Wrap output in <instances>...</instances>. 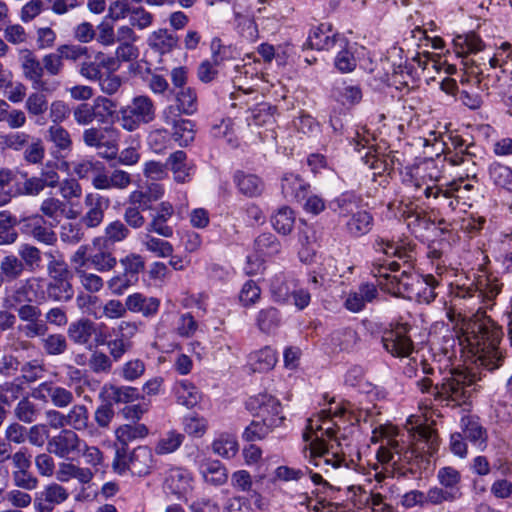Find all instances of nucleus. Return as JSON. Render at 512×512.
Masks as SVG:
<instances>
[{"mask_svg": "<svg viewBox=\"0 0 512 512\" xmlns=\"http://www.w3.org/2000/svg\"><path fill=\"white\" fill-rule=\"evenodd\" d=\"M465 340L476 356V362L488 371L502 366L504 355L499 348L501 328L490 318L483 316L467 326Z\"/></svg>", "mask_w": 512, "mask_h": 512, "instance_id": "f257e3e1", "label": "nucleus"}, {"mask_svg": "<svg viewBox=\"0 0 512 512\" xmlns=\"http://www.w3.org/2000/svg\"><path fill=\"white\" fill-rule=\"evenodd\" d=\"M476 375L468 371H453L442 383L436 384L432 395L435 400L446 405L461 406L467 404L476 391Z\"/></svg>", "mask_w": 512, "mask_h": 512, "instance_id": "f03ea898", "label": "nucleus"}, {"mask_svg": "<svg viewBox=\"0 0 512 512\" xmlns=\"http://www.w3.org/2000/svg\"><path fill=\"white\" fill-rule=\"evenodd\" d=\"M152 466L153 454L147 446H138L132 453L125 452L123 448L117 449L112 463L115 472L123 474L130 471L137 476L149 474Z\"/></svg>", "mask_w": 512, "mask_h": 512, "instance_id": "7ed1b4c3", "label": "nucleus"}, {"mask_svg": "<svg viewBox=\"0 0 512 512\" xmlns=\"http://www.w3.org/2000/svg\"><path fill=\"white\" fill-rule=\"evenodd\" d=\"M155 105L152 99L146 95L134 97L129 104L119 111L121 126L123 129L132 132L142 124H148L155 119Z\"/></svg>", "mask_w": 512, "mask_h": 512, "instance_id": "20e7f679", "label": "nucleus"}, {"mask_svg": "<svg viewBox=\"0 0 512 512\" xmlns=\"http://www.w3.org/2000/svg\"><path fill=\"white\" fill-rule=\"evenodd\" d=\"M398 431L396 427L391 425L379 426L374 429L372 441L381 442L377 451V459L379 462L386 464L405 460L404 452L408 448L403 441L397 439Z\"/></svg>", "mask_w": 512, "mask_h": 512, "instance_id": "39448f33", "label": "nucleus"}, {"mask_svg": "<svg viewBox=\"0 0 512 512\" xmlns=\"http://www.w3.org/2000/svg\"><path fill=\"white\" fill-rule=\"evenodd\" d=\"M108 17L114 21L128 18L129 24L139 30L149 28L154 20L152 13L142 6V0H116L109 6Z\"/></svg>", "mask_w": 512, "mask_h": 512, "instance_id": "423d86ee", "label": "nucleus"}, {"mask_svg": "<svg viewBox=\"0 0 512 512\" xmlns=\"http://www.w3.org/2000/svg\"><path fill=\"white\" fill-rule=\"evenodd\" d=\"M411 326L408 323L391 324L382 335V343L385 350L395 357H408L414 344L409 336Z\"/></svg>", "mask_w": 512, "mask_h": 512, "instance_id": "0eeeda50", "label": "nucleus"}, {"mask_svg": "<svg viewBox=\"0 0 512 512\" xmlns=\"http://www.w3.org/2000/svg\"><path fill=\"white\" fill-rule=\"evenodd\" d=\"M439 439L436 431L428 426H420L413 435V442L404 452L407 462L414 458L425 459L431 457L438 449Z\"/></svg>", "mask_w": 512, "mask_h": 512, "instance_id": "6e6552de", "label": "nucleus"}, {"mask_svg": "<svg viewBox=\"0 0 512 512\" xmlns=\"http://www.w3.org/2000/svg\"><path fill=\"white\" fill-rule=\"evenodd\" d=\"M118 131L114 127H90L83 131L82 140L88 147L95 149L106 148L109 153L103 154L106 159H114L117 156L116 140H105L106 135L109 137L116 136Z\"/></svg>", "mask_w": 512, "mask_h": 512, "instance_id": "1a4fd4ad", "label": "nucleus"}, {"mask_svg": "<svg viewBox=\"0 0 512 512\" xmlns=\"http://www.w3.org/2000/svg\"><path fill=\"white\" fill-rule=\"evenodd\" d=\"M21 69L25 79L32 83L34 89L40 91H53L43 80L44 68L35 53L30 49L20 51Z\"/></svg>", "mask_w": 512, "mask_h": 512, "instance_id": "9d476101", "label": "nucleus"}, {"mask_svg": "<svg viewBox=\"0 0 512 512\" xmlns=\"http://www.w3.org/2000/svg\"><path fill=\"white\" fill-rule=\"evenodd\" d=\"M83 441L72 429H62L57 435L47 442V451L60 458H68L69 455L80 452Z\"/></svg>", "mask_w": 512, "mask_h": 512, "instance_id": "9b49d317", "label": "nucleus"}, {"mask_svg": "<svg viewBox=\"0 0 512 512\" xmlns=\"http://www.w3.org/2000/svg\"><path fill=\"white\" fill-rule=\"evenodd\" d=\"M33 393L37 399L50 401L54 407L59 409L67 408L74 402L72 391L52 381L40 383Z\"/></svg>", "mask_w": 512, "mask_h": 512, "instance_id": "f8f14e48", "label": "nucleus"}, {"mask_svg": "<svg viewBox=\"0 0 512 512\" xmlns=\"http://www.w3.org/2000/svg\"><path fill=\"white\" fill-rule=\"evenodd\" d=\"M311 462L316 467L324 466V472L328 474L331 470L343 466L344 458L335 452H330L326 442L316 437L309 445Z\"/></svg>", "mask_w": 512, "mask_h": 512, "instance_id": "ddd939ff", "label": "nucleus"}, {"mask_svg": "<svg viewBox=\"0 0 512 512\" xmlns=\"http://www.w3.org/2000/svg\"><path fill=\"white\" fill-rule=\"evenodd\" d=\"M69 498L65 487L59 483H50L36 495L34 506L38 512H52L57 505L64 503Z\"/></svg>", "mask_w": 512, "mask_h": 512, "instance_id": "4468645a", "label": "nucleus"}, {"mask_svg": "<svg viewBox=\"0 0 512 512\" xmlns=\"http://www.w3.org/2000/svg\"><path fill=\"white\" fill-rule=\"evenodd\" d=\"M249 407L251 409H258L257 417L262 421L267 422L273 420L275 427L279 426L284 417L281 416V404L273 396L267 394L258 395L249 401Z\"/></svg>", "mask_w": 512, "mask_h": 512, "instance_id": "2eb2a0df", "label": "nucleus"}, {"mask_svg": "<svg viewBox=\"0 0 512 512\" xmlns=\"http://www.w3.org/2000/svg\"><path fill=\"white\" fill-rule=\"evenodd\" d=\"M84 204L87 207V212L81 219L82 223L88 228L99 226L109 207V199L96 193H89L85 196Z\"/></svg>", "mask_w": 512, "mask_h": 512, "instance_id": "dca6fc26", "label": "nucleus"}, {"mask_svg": "<svg viewBox=\"0 0 512 512\" xmlns=\"http://www.w3.org/2000/svg\"><path fill=\"white\" fill-rule=\"evenodd\" d=\"M307 44L312 49L330 50L334 47L343 48L346 45V40L333 33L329 25L321 24L312 30Z\"/></svg>", "mask_w": 512, "mask_h": 512, "instance_id": "f3484780", "label": "nucleus"}, {"mask_svg": "<svg viewBox=\"0 0 512 512\" xmlns=\"http://www.w3.org/2000/svg\"><path fill=\"white\" fill-rule=\"evenodd\" d=\"M174 215V207L168 201L159 203L156 207L155 215H153L151 221L148 223L146 230L148 232H154L157 235L170 238L174 234V230L171 226L167 225V221Z\"/></svg>", "mask_w": 512, "mask_h": 512, "instance_id": "a211bd4d", "label": "nucleus"}, {"mask_svg": "<svg viewBox=\"0 0 512 512\" xmlns=\"http://www.w3.org/2000/svg\"><path fill=\"white\" fill-rule=\"evenodd\" d=\"M378 296L376 285L362 283L357 290L350 291L344 301V307L353 313L362 311L367 303L373 302Z\"/></svg>", "mask_w": 512, "mask_h": 512, "instance_id": "6ab92c4d", "label": "nucleus"}, {"mask_svg": "<svg viewBox=\"0 0 512 512\" xmlns=\"http://www.w3.org/2000/svg\"><path fill=\"white\" fill-rule=\"evenodd\" d=\"M165 489L179 498L186 497L193 490V478L184 469H171L164 482Z\"/></svg>", "mask_w": 512, "mask_h": 512, "instance_id": "aec40b11", "label": "nucleus"}, {"mask_svg": "<svg viewBox=\"0 0 512 512\" xmlns=\"http://www.w3.org/2000/svg\"><path fill=\"white\" fill-rule=\"evenodd\" d=\"M43 218L47 217L56 223H59L61 218L75 219L78 217V213L72 209H67V205L64 201L56 197L45 198L39 207Z\"/></svg>", "mask_w": 512, "mask_h": 512, "instance_id": "412c9836", "label": "nucleus"}, {"mask_svg": "<svg viewBox=\"0 0 512 512\" xmlns=\"http://www.w3.org/2000/svg\"><path fill=\"white\" fill-rule=\"evenodd\" d=\"M95 332L96 324L88 318H81L69 324L67 336L74 344L86 346Z\"/></svg>", "mask_w": 512, "mask_h": 512, "instance_id": "4be33fe9", "label": "nucleus"}, {"mask_svg": "<svg viewBox=\"0 0 512 512\" xmlns=\"http://www.w3.org/2000/svg\"><path fill=\"white\" fill-rule=\"evenodd\" d=\"M55 475L56 479L62 483L76 479L80 484L86 485L93 480V471L91 469H85L72 462H61Z\"/></svg>", "mask_w": 512, "mask_h": 512, "instance_id": "5701e85b", "label": "nucleus"}, {"mask_svg": "<svg viewBox=\"0 0 512 512\" xmlns=\"http://www.w3.org/2000/svg\"><path fill=\"white\" fill-rule=\"evenodd\" d=\"M132 183L131 175L123 170L115 169L110 175L104 171L103 175H99L92 180V184L96 189L109 190L112 188L124 190Z\"/></svg>", "mask_w": 512, "mask_h": 512, "instance_id": "b1692460", "label": "nucleus"}, {"mask_svg": "<svg viewBox=\"0 0 512 512\" xmlns=\"http://www.w3.org/2000/svg\"><path fill=\"white\" fill-rule=\"evenodd\" d=\"M25 227L29 234L38 242L52 246L57 242V235L52 228L45 225V220L40 215H34L26 219Z\"/></svg>", "mask_w": 512, "mask_h": 512, "instance_id": "393cba45", "label": "nucleus"}, {"mask_svg": "<svg viewBox=\"0 0 512 512\" xmlns=\"http://www.w3.org/2000/svg\"><path fill=\"white\" fill-rule=\"evenodd\" d=\"M149 430L145 424L134 423L125 424L118 427L115 431L117 442L115 443V449L123 448L124 451H128L129 442L144 438L148 435Z\"/></svg>", "mask_w": 512, "mask_h": 512, "instance_id": "a878e982", "label": "nucleus"}, {"mask_svg": "<svg viewBox=\"0 0 512 512\" xmlns=\"http://www.w3.org/2000/svg\"><path fill=\"white\" fill-rule=\"evenodd\" d=\"M276 363V353L269 346L258 351H254L248 355L247 364L252 372H268L274 368Z\"/></svg>", "mask_w": 512, "mask_h": 512, "instance_id": "bb28decb", "label": "nucleus"}, {"mask_svg": "<svg viewBox=\"0 0 512 512\" xmlns=\"http://www.w3.org/2000/svg\"><path fill=\"white\" fill-rule=\"evenodd\" d=\"M160 302L154 297H145L141 293L129 295L126 307L131 312L142 313L145 317L153 316L159 309Z\"/></svg>", "mask_w": 512, "mask_h": 512, "instance_id": "cd10ccee", "label": "nucleus"}, {"mask_svg": "<svg viewBox=\"0 0 512 512\" xmlns=\"http://www.w3.org/2000/svg\"><path fill=\"white\" fill-rule=\"evenodd\" d=\"M373 227V217L366 210H357L351 213L346 221V229L353 237L366 235Z\"/></svg>", "mask_w": 512, "mask_h": 512, "instance_id": "c85d7f7f", "label": "nucleus"}, {"mask_svg": "<svg viewBox=\"0 0 512 512\" xmlns=\"http://www.w3.org/2000/svg\"><path fill=\"white\" fill-rule=\"evenodd\" d=\"M167 166H170L177 183L190 181L192 166L187 163V155L184 151L178 150L172 153L167 159Z\"/></svg>", "mask_w": 512, "mask_h": 512, "instance_id": "c756f323", "label": "nucleus"}, {"mask_svg": "<svg viewBox=\"0 0 512 512\" xmlns=\"http://www.w3.org/2000/svg\"><path fill=\"white\" fill-rule=\"evenodd\" d=\"M416 278V276L403 271L399 275L395 274L392 278H389V282L380 281L379 285L393 295L404 296L405 293L412 291Z\"/></svg>", "mask_w": 512, "mask_h": 512, "instance_id": "7c9ffc66", "label": "nucleus"}, {"mask_svg": "<svg viewBox=\"0 0 512 512\" xmlns=\"http://www.w3.org/2000/svg\"><path fill=\"white\" fill-rule=\"evenodd\" d=\"M38 282V279L33 278L21 283L5 298L6 307L15 308L19 304L32 303L33 298L30 296V292L38 286Z\"/></svg>", "mask_w": 512, "mask_h": 512, "instance_id": "2f4dec72", "label": "nucleus"}, {"mask_svg": "<svg viewBox=\"0 0 512 512\" xmlns=\"http://www.w3.org/2000/svg\"><path fill=\"white\" fill-rule=\"evenodd\" d=\"M201 473L206 483L220 486L226 483L228 473L225 466L217 460H207L201 465Z\"/></svg>", "mask_w": 512, "mask_h": 512, "instance_id": "473e14b6", "label": "nucleus"}, {"mask_svg": "<svg viewBox=\"0 0 512 512\" xmlns=\"http://www.w3.org/2000/svg\"><path fill=\"white\" fill-rule=\"evenodd\" d=\"M462 425L464 437L473 443H478L481 449H484L488 436L486 429L480 424L478 419L471 416L463 417Z\"/></svg>", "mask_w": 512, "mask_h": 512, "instance_id": "72a5a7b5", "label": "nucleus"}, {"mask_svg": "<svg viewBox=\"0 0 512 512\" xmlns=\"http://www.w3.org/2000/svg\"><path fill=\"white\" fill-rule=\"evenodd\" d=\"M276 111V106L266 102L259 103L254 108L250 109V115L247 116L246 119L249 125H272L275 122Z\"/></svg>", "mask_w": 512, "mask_h": 512, "instance_id": "f704fd0d", "label": "nucleus"}, {"mask_svg": "<svg viewBox=\"0 0 512 512\" xmlns=\"http://www.w3.org/2000/svg\"><path fill=\"white\" fill-rule=\"evenodd\" d=\"M13 415L17 421L24 424H31L38 419L40 409L35 402L30 400L28 396H25L17 402L13 410Z\"/></svg>", "mask_w": 512, "mask_h": 512, "instance_id": "c9c22d12", "label": "nucleus"}, {"mask_svg": "<svg viewBox=\"0 0 512 512\" xmlns=\"http://www.w3.org/2000/svg\"><path fill=\"white\" fill-rule=\"evenodd\" d=\"M24 272L23 262L15 255H7L0 262L1 286L5 281H14Z\"/></svg>", "mask_w": 512, "mask_h": 512, "instance_id": "e433bc0d", "label": "nucleus"}, {"mask_svg": "<svg viewBox=\"0 0 512 512\" xmlns=\"http://www.w3.org/2000/svg\"><path fill=\"white\" fill-rule=\"evenodd\" d=\"M234 179L240 193L245 196H259L263 191V183L256 175L237 172Z\"/></svg>", "mask_w": 512, "mask_h": 512, "instance_id": "4c0bfd02", "label": "nucleus"}, {"mask_svg": "<svg viewBox=\"0 0 512 512\" xmlns=\"http://www.w3.org/2000/svg\"><path fill=\"white\" fill-rule=\"evenodd\" d=\"M47 297L57 302H67L72 299L74 291L70 278L50 280L46 287Z\"/></svg>", "mask_w": 512, "mask_h": 512, "instance_id": "58836bf2", "label": "nucleus"}, {"mask_svg": "<svg viewBox=\"0 0 512 512\" xmlns=\"http://www.w3.org/2000/svg\"><path fill=\"white\" fill-rule=\"evenodd\" d=\"M475 145H469L464 150L460 149L453 156L450 157V162L453 165L463 166L466 170L467 178L472 177L475 178L477 175V163H476V155L473 151Z\"/></svg>", "mask_w": 512, "mask_h": 512, "instance_id": "ea45409f", "label": "nucleus"}, {"mask_svg": "<svg viewBox=\"0 0 512 512\" xmlns=\"http://www.w3.org/2000/svg\"><path fill=\"white\" fill-rule=\"evenodd\" d=\"M40 345L47 356H59L68 349L66 337L61 333L46 334L41 340Z\"/></svg>", "mask_w": 512, "mask_h": 512, "instance_id": "a19ab883", "label": "nucleus"}, {"mask_svg": "<svg viewBox=\"0 0 512 512\" xmlns=\"http://www.w3.org/2000/svg\"><path fill=\"white\" fill-rule=\"evenodd\" d=\"M151 233L147 231L143 236L142 244L145 249L160 258L172 256L174 252L173 245L164 239L153 236Z\"/></svg>", "mask_w": 512, "mask_h": 512, "instance_id": "79ce46f5", "label": "nucleus"}, {"mask_svg": "<svg viewBox=\"0 0 512 512\" xmlns=\"http://www.w3.org/2000/svg\"><path fill=\"white\" fill-rule=\"evenodd\" d=\"M177 42V36L168 32L166 29L154 31L149 37L150 46L161 54L170 52L176 47Z\"/></svg>", "mask_w": 512, "mask_h": 512, "instance_id": "37998d69", "label": "nucleus"}, {"mask_svg": "<svg viewBox=\"0 0 512 512\" xmlns=\"http://www.w3.org/2000/svg\"><path fill=\"white\" fill-rule=\"evenodd\" d=\"M308 184L298 175H285L282 179V192L285 197H294L298 200L306 198Z\"/></svg>", "mask_w": 512, "mask_h": 512, "instance_id": "c03bdc74", "label": "nucleus"}, {"mask_svg": "<svg viewBox=\"0 0 512 512\" xmlns=\"http://www.w3.org/2000/svg\"><path fill=\"white\" fill-rule=\"evenodd\" d=\"M66 427L73 431H83L88 427L89 414L85 405L76 404L65 413Z\"/></svg>", "mask_w": 512, "mask_h": 512, "instance_id": "a18cd8bd", "label": "nucleus"}, {"mask_svg": "<svg viewBox=\"0 0 512 512\" xmlns=\"http://www.w3.org/2000/svg\"><path fill=\"white\" fill-rule=\"evenodd\" d=\"M177 402L187 408L195 407L201 400L199 390L188 381H181L176 388Z\"/></svg>", "mask_w": 512, "mask_h": 512, "instance_id": "49530a36", "label": "nucleus"}, {"mask_svg": "<svg viewBox=\"0 0 512 512\" xmlns=\"http://www.w3.org/2000/svg\"><path fill=\"white\" fill-rule=\"evenodd\" d=\"M79 453L84 459V462L88 465L84 468L91 469L93 471V477L102 470L104 466V455L98 447L89 446L83 442Z\"/></svg>", "mask_w": 512, "mask_h": 512, "instance_id": "de8ad7c7", "label": "nucleus"}, {"mask_svg": "<svg viewBox=\"0 0 512 512\" xmlns=\"http://www.w3.org/2000/svg\"><path fill=\"white\" fill-rule=\"evenodd\" d=\"M105 165L98 160L84 159L74 164L73 172L80 179H88L92 177L96 179L99 175H103Z\"/></svg>", "mask_w": 512, "mask_h": 512, "instance_id": "09e8293b", "label": "nucleus"}, {"mask_svg": "<svg viewBox=\"0 0 512 512\" xmlns=\"http://www.w3.org/2000/svg\"><path fill=\"white\" fill-rule=\"evenodd\" d=\"M185 436L177 431H168L159 438L155 445V453L165 455L176 451L184 441Z\"/></svg>", "mask_w": 512, "mask_h": 512, "instance_id": "8fccbe9b", "label": "nucleus"}, {"mask_svg": "<svg viewBox=\"0 0 512 512\" xmlns=\"http://www.w3.org/2000/svg\"><path fill=\"white\" fill-rule=\"evenodd\" d=\"M256 322L262 332L271 333L280 326L281 317L276 308L267 307L259 311Z\"/></svg>", "mask_w": 512, "mask_h": 512, "instance_id": "3c124183", "label": "nucleus"}, {"mask_svg": "<svg viewBox=\"0 0 512 512\" xmlns=\"http://www.w3.org/2000/svg\"><path fill=\"white\" fill-rule=\"evenodd\" d=\"M129 235L130 230L125 223L120 220H115L106 225L103 241L105 245H114L115 243L126 240Z\"/></svg>", "mask_w": 512, "mask_h": 512, "instance_id": "603ef678", "label": "nucleus"}, {"mask_svg": "<svg viewBox=\"0 0 512 512\" xmlns=\"http://www.w3.org/2000/svg\"><path fill=\"white\" fill-rule=\"evenodd\" d=\"M271 222L278 233L288 235L294 227V213L289 207L283 206L272 216Z\"/></svg>", "mask_w": 512, "mask_h": 512, "instance_id": "864d4df0", "label": "nucleus"}, {"mask_svg": "<svg viewBox=\"0 0 512 512\" xmlns=\"http://www.w3.org/2000/svg\"><path fill=\"white\" fill-rule=\"evenodd\" d=\"M171 137L180 146H187L194 141L195 124L189 119H183L172 127Z\"/></svg>", "mask_w": 512, "mask_h": 512, "instance_id": "5fc2aeb1", "label": "nucleus"}, {"mask_svg": "<svg viewBox=\"0 0 512 512\" xmlns=\"http://www.w3.org/2000/svg\"><path fill=\"white\" fill-rule=\"evenodd\" d=\"M489 177L498 187L512 192V169L500 163H493L489 167Z\"/></svg>", "mask_w": 512, "mask_h": 512, "instance_id": "6e6d98bb", "label": "nucleus"}, {"mask_svg": "<svg viewBox=\"0 0 512 512\" xmlns=\"http://www.w3.org/2000/svg\"><path fill=\"white\" fill-rule=\"evenodd\" d=\"M176 105L185 115H193L198 109L197 94L193 88H182L175 94Z\"/></svg>", "mask_w": 512, "mask_h": 512, "instance_id": "4d7b16f0", "label": "nucleus"}, {"mask_svg": "<svg viewBox=\"0 0 512 512\" xmlns=\"http://www.w3.org/2000/svg\"><path fill=\"white\" fill-rule=\"evenodd\" d=\"M500 290L501 286L498 283L488 282L483 289H473L471 287L461 289L457 296L461 298H485L488 301H492L500 293Z\"/></svg>", "mask_w": 512, "mask_h": 512, "instance_id": "13d9d810", "label": "nucleus"}, {"mask_svg": "<svg viewBox=\"0 0 512 512\" xmlns=\"http://www.w3.org/2000/svg\"><path fill=\"white\" fill-rule=\"evenodd\" d=\"M255 251L260 256H272L280 251V243L272 233H263L254 241Z\"/></svg>", "mask_w": 512, "mask_h": 512, "instance_id": "bf43d9fd", "label": "nucleus"}, {"mask_svg": "<svg viewBox=\"0 0 512 512\" xmlns=\"http://www.w3.org/2000/svg\"><path fill=\"white\" fill-rule=\"evenodd\" d=\"M48 139L61 151H71L73 141L67 129L61 125H51L48 129Z\"/></svg>", "mask_w": 512, "mask_h": 512, "instance_id": "052dcab7", "label": "nucleus"}, {"mask_svg": "<svg viewBox=\"0 0 512 512\" xmlns=\"http://www.w3.org/2000/svg\"><path fill=\"white\" fill-rule=\"evenodd\" d=\"M425 505H440L444 502H453L461 497V491H448L444 487H432L424 493Z\"/></svg>", "mask_w": 512, "mask_h": 512, "instance_id": "680f3d73", "label": "nucleus"}, {"mask_svg": "<svg viewBox=\"0 0 512 512\" xmlns=\"http://www.w3.org/2000/svg\"><path fill=\"white\" fill-rule=\"evenodd\" d=\"M275 427V422L273 420L264 422L262 419L253 420L249 426L246 427L243 438L246 441H257L263 439L270 430Z\"/></svg>", "mask_w": 512, "mask_h": 512, "instance_id": "e2e57ef3", "label": "nucleus"}, {"mask_svg": "<svg viewBox=\"0 0 512 512\" xmlns=\"http://www.w3.org/2000/svg\"><path fill=\"white\" fill-rule=\"evenodd\" d=\"M89 263L99 272H109L116 267L117 259L111 252L100 249L89 255Z\"/></svg>", "mask_w": 512, "mask_h": 512, "instance_id": "0e129e2a", "label": "nucleus"}, {"mask_svg": "<svg viewBox=\"0 0 512 512\" xmlns=\"http://www.w3.org/2000/svg\"><path fill=\"white\" fill-rule=\"evenodd\" d=\"M89 369L95 374H109L112 371V359L106 353L95 350L88 360Z\"/></svg>", "mask_w": 512, "mask_h": 512, "instance_id": "69168bd1", "label": "nucleus"}, {"mask_svg": "<svg viewBox=\"0 0 512 512\" xmlns=\"http://www.w3.org/2000/svg\"><path fill=\"white\" fill-rule=\"evenodd\" d=\"M24 393L22 384L15 381L4 382L0 384V402L5 406H11L15 401H19Z\"/></svg>", "mask_w": 512, "mask_h": 512, "instance_id": "338daca9", "label": "nucleus"}, {"mask_svg": "<svg viewBox=\"0 0 512 512\" xmlns=\"http://www.w3.org/2000/svg\"><path fill=\"white\" fill-rule=\"evenodd\" d=\"M43 91H36L31 93L25 101V109L30 116H41L45 114L48 109L47 97L42 93Z\"/></svg>", "mask_w": 512, "mask_h": 512, "instance_id": "774afa93", "label": "nucleus"}]
</instances>
